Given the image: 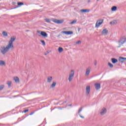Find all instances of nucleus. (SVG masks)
Returning a JSON list of instances; mask_svg holds the SVG:
<instances>
[{
  "mask_svg": "<svg viewBox=\"0 0 126 126\" xmlns=\"http://www.w3.org/2000/svg\"><path fill=\"white\" fill-rule=\"evenodd\" d=\"M14 80H15L16 83H18L19 82V78L18 77H14Z\"/></svg>",
  "mask_w": 126,
  "mask_h": 126,
  "instance_id": "6ab92c4d",
  "label": "nucleus"
},
{
  "mask_svg": "<svg viewBox=\"0 0 126 126\" xmlns=\"http://www.w3.org/2000/svg\"><path fill=\"white\" fill-rule=\"evenodd\" d=\"M62 33L63 34H65L66 35H71V34H73V32H71V31H62Z\"/></svg>",
  "mask_w": 126,
  "mask_h": 126,
  "instance_id": "6e6552de",
  "label": "nucleus"
},
{
  "mask_svg": "<svg viewBox=\"0 0 126 126\" xmlns=\"http://www.w3.org/2000/svg\"><path fill=\"white\" fill-rule=\"evenodd\" d=\"M82 111V107H81V108L79 109V110H78V115H79L80 118H81L82 119H84V116H81V115H80V112H81Z\"/></svg>",
  "mask_w": 126,
  "mask_h": 126,
  "instance_id": "4468645a",
  "label": "nucleus"
},
{
  "mask_svg": "<svg viewBox=\"0 0 126 126\" xmlns=\"http://www.w3.org/2000/svg\"><path fill=\"white\" fill-rule=\"evenodd\" d=\"M103 21H104L103 20H98L95 24L96 28H98V27H99L100 26V25H101V24L103 23Z\"/></svg>",
  "mask_w": 126,
  "mask_h": 126,
  "instance_id": "0eeeda50",
  "label": "nucleus"
},
{
  "mask_svg": "<svg viewBox=\"0 0 126 126\" xmlns=\"http://www.w3.org/2000/svg\"><path fill=\"white\" fill-rule=\"evenodd\" d=\"M126 42V36H123L119 41V44H121V45H123V44H125Z\"/></svg>",
  "mask_w": 126,
  "mask_h": 126,
  "instance_id": "423d86ee",
  "label": "nucleus"
},
{
  "mask_svg": "<svg viewBox=\"0 0 126 126\" xmlns=\"http://www.w3.org/2000/svg\"><path fill=\"white\" fill-rule=\"evenodd\" d=\"M17 7H18V6L15 7L14 8H17Z\"/></svg>",
  "mask_w": 126,
  "mask_h": 126,
  "instance_id": "ea45409f",
  "label": "nucleus"
},
{
  "mask_svg": "<svg viewBox=\"0 0 126 126\" xmlns=\"http://www.w3.org/2000/svg\"><path fill=\"white\" fill-rule=\"evenodd\" d=\"M77 22V20L75 19V20H73L72 22H71L70 23V24L71 25H73V24H75V23H76Z\"/></svg>",
  "mask_w": 126,
  "mask_h": 126,
  "instance_id": "b1692460",
  "label": "nucleus"
},
{
  "mask_svg": "<svg viewBox=\"0 0 126 126\" xmlns=\"http://www.w3.org/2000/svg\"><path fill=\"white\" fill-rule=\"evenodd\" d=\"M80 43H81V41H80V40H79V41H77V42H76V44L77 45H79V44H80Z\"/></svg>",
  "mask_w": 126,
  "mask_h": 126,
  "instance_id": "473e14b6",
  "label": "nucleus"
},
{
  "mask_svg": "<svg viewBox=\"0 0 126 126\" xmlns=\"http://www.w3.org/2000/svg\"><path fill=\"white\" fill-rule=\"evenodd\" d=\"M74 73H75V72L74 70H71L68 77V80L69 82H70V81L72 80V79L73 78V77H74Z\"/></svg>",
  "mask_w": 126,
  "mask_h": 126,
  "instance_id": "7ed1b4c3",
  "label": "nucleus"
},
{
  "mask_svg": "<svg viewBox=\"0 0 126 126\" xmlns=\"http://www.w3.org/2000/svg\"><path fill=\"white\" fill-rule=\"evenodd\" d=\"M11 48H12L11 47V46L7 45V46L5 48L4 47V49L1 51V53H2L3 55H5L6 52H8V50H9V49Z\"/></svg>",
  "mask_w": 126,
  "mask_h": 126,
  "instance_id": "f03ea898",
  "label": "nucleus"
},
{
  "mask_svg": "<svg viewBox=\"0 0 126 126\" xmlns=\"http://www.w3.org/2000/svg\"><path fill=\"white\" fill-rule=\"evenodd\" d=\"M117 6H114L112 7L111 10L112 11H116V10H117Z\"/></svg>",
  "mask_w": 126,
  "mask_h": 126,
  "instance_id": "393cba45",
  "label": "nucleus"
},
{
  "mask_svg": "<svg viewBox=\"0 0 126 126\" xmlns=\"http://www.w3.org/2000/svg\"><path fill=\"white\" fill-rule=\"evenodd\" d=\"M88 2H90V0H88Z\"/></svg>",
  "mask_w": 126,
  "mask_h": 126,
  "instance_id": "a19ab883",
  "label": "nucleus"
},
{
  "mask_svg": "<svg viewBox=\"0 0 126 126\" xmlns=\"http://www.w3.org/2000/svg\"><path fill=\"white\" fill-rule=\"evenodd\" d=\"M4 88V86H3V85L0 86V91L2 90Z\"/></svg>",
  "mask_w": 126,
  "mask_h": 126,
  "instance_id": "2f4dec72",
  "label": "nucleus"
},
{
  "mask_svg": "<svg viewBox=\"0 0 126 126\" xmlns=\"http://www.w3.org/2000/svg\"><path fill=\"white\" fill-rule=\"evenodd\" d=\"M52 80H53V77H52V76H48L47 77V82L48 83H51V82H52Z\"/></svg>",
  "mask_w": 126,
  "mask_h": 126,
  "instance_id": "ddd939ff",
  "label": "nucleus"
},
{
  "mask_svg": "<svg viewBox=\"0 0 126 126\" xmlns=\"http://www.w3.org/2000/svg\"><path fill=\"white\" fill-rule=\"evenodd\" d=\"M48 54H50V52L49 51H47V53H45L44 55H45V56H47V55H48Z\"/></svg>",
  "mask_w": 126,
  "mask_h": 126,
  "instance_id": "c9c22d12",
  "label": "nucleus"
},
{
  "mask_svg": "<svg viewBox=\"0 0 126 126\" xmlns=\"http://www.w3.org/2000/svg\"><path fill=\"white\" fill-rule=\"evenodd\" d=\"M112 63H118V60L115 58L111 59Z\"/></svg>",
  "mask_w": 126,
  "mask_h": 126,
  "instance_id": "a211bd4d",
  "label": "nucleus"
},
{
  "mask_svg": "<svg viewBox=\"0 0 126 126\" xmlns=\"http://www.w3.org/2000/svg\"><path fill=\"white\" fill-rule=\"evenodd\" d=\"M126 61V58L124 57H120L119 61L120 63H125Z\"/></svg>",
  "mask_w": 126,
  "mask_h": 126,
  "instance_id": "f8f14e48",
  "label": "nucleus"
},
{
  "mask_svg": "<svg viewBox=\"0 0 126 126\" xmlns=\"http://www.w3.org/2000/svg\"><path fill=\"white\" fill-rule=\"evenodd\" d=\"M68 106H71V104L69 105Z\"/></svg>",
  "mask_w": 126,
  "mask_h": 126,
  "instance_id": "37998d69",
  "label": "nucleus"
},
{
  "mask_svg": "<svg viewBox=\"0 0 126 126\" xmlns=\"http://www.w3.org/2000/svg\"><path fill=\"white\" fill-rule=\"evenodd\" d=\"M29 110L28 109H26V110H24L23 111V113H27V112H29Z\"/></svg>",
  "mask_w": 126,
  "mask_h": 126,
  "instance_id": "f704fd0d",
  "label": "nucleus"
},
{
  "mask_svg": "<svg viewBox=\"0 0 126 126\" xmlns=\"http://www.w3.org/2000/svg\"><path fill=\"white\" fill-rule=\"evenodd\" d=\"M45 22H46L47 23H51V21H52V19H44Z\"/></svg>",
  "mask_w": 126,
  "mask_h": 126,
  "instance_id": "4be33fe9",
  "label": "nucleus"
},
{
  "mask_svg": "<svg viewBox=\"0 0 126 126\" xmlns=\"http://www.w3.org/2000/svg\"><path fill=\"white\" fill-rule=\"evenodd\" d=\"M3 65H5V62L3 61H0V66H3Z\"/></svg>",
  "mask_w": 126,
  "mask_h": 126,
  "instance_id": "dca6fc26",
  "label": "nucleus"
},
{
  "mask_svg": "<svg viewBox=\"0 0 126 126\" xmlns=\"http://www.w3.org/2000/svg\"><path fill=\"white\" fill-rule=\"evenodd\" d=\"M33 114H34V112H32L30 114V116H32V115H33Z\"/></svg>",
  "mask_w": 126,
  "mask_h": 126,
  "instance_id": "e433bc0d",
  "label": "nucleus"
},
{
  "mask_svg": "<svg viewBox=\"0 0 126 126\" xmlns=\"http://www.w3.org/2000/svg\"><path fill=\"white\" fill-rule=\"evenodd\" d=\"M51 21H53L54 23L56 24H62V23H63V20H58L55 18H51Z\"/></svg>",
  "mask_w": 126,
  "mask_h": 126,
  "instance_id": "f257e3e1",
  "label": "nucleus"
},
{
  "mask_svg": "<svg viewBox=\"0 0 126 126\" xmlns=\"http://www.w3.org/2000/svg\"><path fill=\"white\" fill-rule=\"evenodd\" d=\"M117 23V20H113L110 23V24L111 25H116Z\"/></svg>",
  "mask_w": 126,
  "mask_h": 126,
  "instance_id": "f3484780",
  "label": "nucleus"
},
{
  "mask_svg": "<svg viewBox=\"0 0 126 126\" xmlns=\"http://www.w3.org/2000/svg\"><path fill=\"white\" fill-rule=\"evenodd\" d=\"M63 51V47H59L58 52L59 53H62Z\"/></svg>",
  "mask_w": 126,
  "mask_h": 126,
  "instance_id": "a878e982",
  "label": "nucleus"
},
{
  "mask_svg": "<svg viewBox=\"0 0 126 126\" xmlns=\"http://www.w3.org/2000/svg\"><path fill=\"white\" fill-rule=\"evenodd\" d=\"M56 85H57V83H56V82H53L52 84L51 85V88H54L56 87Z\"/></svg>",
  "mask_w": 126,
  "mask_h": 126,
  "instance_id": "412c9836",
  "label": "nucleus"
},
{
  "mask_svg": "<svg viewBox=\"0 0 126 126\" xmlns=\"http://www.w3.org/2000/svg\"><path fill=\"white\" fill-rule=\"evenodd\" d=\"M86 94L89 95V93H90V86H87L86 87Z\"/></svg>",
  "mask_w": 126,
  "mask_h": 126,
  "instance_id": "9b49d317",
  "label": "nucleus"
},
{
  "mask_svg": "<svg viewBox=\"0 0 126 126\" xmlns=\"http://www.w3.org/2000/svg\"><path fill=\"white\" fill-rule=\"evenodd\" d=\"M15 39H16L15 37H11L9 41V43L8 45L12 48H13V44L12 43H13L14 41H15Z\"/></svg>",
  "mask_w": 126,
  "mask_h": 126,
  "instance_id": "39448f33",
  "label": "nucleus"
},
{
  "mask_svg": "<svg viewBox=\"0 0 126 126\" xmlns=\"http://www.w3.org/2000/svg\"><path fill=\"white\" fill-rule=\"evenodd\" d=\"M108 65L109 66H110V67H114V65H113V64H112V63H108Z\"/></svg>",
  "mask_w": 126,
  "mask_h": 126,
  "instance_id": "7c9ffc66",
  "label": "nucleus"
},
{
  "mask_svg": "<svg viewBox=\"0 0 126 126\" xmlns=\"http://www.w3.org/2000/svg\"><path fill=\"white\" fill-rule=\"evenodd\" d=\"M97 0V1H99V0Z\"/></svg>",
  "mask_w": 126,
  "mask_h": 126,
  "instance_id": "c03bdc74",
  "label": "nucleus"
},
{
  "mask_svg": "<svg viewBox=\"0 0 126 126\" xmlns=\"http://www.w3.org/2000/svg\"><path fill=\"white\" fill-rule=\"evenodd\" d=\"M94 87L96 90H99L101 88V84L100 83H95L94 84Z\"/></svg>",
  "mask_w": 126,
  "mask_h": 126,
  "instance_id": "9d476101",
  "label": "nucleus"
},
{
  "mask_svg": "<svg viewBox=\"0 0 126 126\" xmlns=\"http://www.w3.org/2000/svg\"><path fill=\"white\" fill-rule=\"evenodd\" d=\"M90 11V10L89 9H81L80 10L81 12H89Z\"/></svg>",
  "mask_w": 126,
  "mask_h": 126,
  "instance_id": "aec40b11",
  "label": "nucleus"
},
{
  "mask_svg": "<svg viewBox=\"0 0 126 126\" xmlns=\"http://www.w3.org/2000/svg\"><path fill=\"white\" fill-rule=\"evenodd\" d=\"M90 73V68L89 67V68H87V69L86 70L85 75L86 76L89 75Z\"/></svg>",
  "mask_w": 126,
  "mask_h": 126,
  "instance_id": "2eb2a0df",
  "label": "nucleus"
},
{
  "mask_svg": "<svg viewBox=\"0 0 126 126\" xmlns=\"http://www.w3.org/2000/svg\"><path fill=\"white\" fill-rule=\"evenodd\" d=\"M64 103H66V101H64Z\"/></svg>",
  "mask_w": 126,
  "mask_h": 126,
  "instance_id": "79ce46f5",
  "label": "nucleus"
},
{
  "mask_svg": "<svg viewBox=\"0 0 126 126\" xmlns=\"http://www.w3.org/2000/svg\"><path fill=\"white\" fill-rule=\"evenodd\" d=\"M94 65H97V61L95 60L94 62Z\"/></svg>",
  "mask_w": 126,
  "mask_h": 126,
  "instance_id": "72a5a7b5",
  "label": "nucleus"
},
{
  "mask_svg": "<svg viewBox=\"0 0 126 126\" xmlns=\"http://www.w3.org/2000/svg\"><path fill=\"white\" fill-rule=\"evenodd\" d=\"M2 34L3 36H4L5 37L7 36V32H2Z\"/></svg>",
  "mask_w": 126,
  "mask_h": 126,
  "instance_id": "cd10ccee",
  "label": "nucleus"
},
{
  "mask_svg": "<svg viewBox=\"0 0 126 126\" xmlns=\"http://www.w3.org/2000/svg\"><path fill=\"white\" fill-rule=\"evenodd\" d=\"M17 4L18 6H21V5H24V3H23V2H18Z\"/></svg>",
  "mask_w": 126,
  "mask_h": 126,
  "instance_id": "bb28decb",
  "label": "nucleus"
},
{
  "mask_svg": "<svg viewBox=\"0 0 126 126\" xmlns=\"http://www.w3.org/2000/svg\"><path fill=\"white\" fill-rule=\"evenodd\" d=\"M102 34H108V30L106 29L103 30Z\"/></svg>",
  "mask_w": 126,
  "mask_h": 126,
  "instance_id": "5701e85b",
  "label": "nucleus"
},
{
  "mask_svg": "<svg viewBox=\"0 0 126 126\" xmlns=\"http://www.w3.org/2000/svg\"><path fill=\"white\" fill-rule=\"evenodd\" d=\"M7 85H8V87L9 88L11 87V82H10V81H8V82H7Z\"/></svg>",
  "mask_w": 126,
  "mask_h": 126,
  "instance_id": "c85d7f7f",
  "label": "nucleus"
},
{
  "mask_svg": "<svg viewBox=\"0 0 126 126\" xmlns=\"http://www.w3.org/2000/svg\"><path fill=\"white\" fill-rule=\"evenodd\" d=\"M15 3H16V2H12V4L13 5H14V4H15Z\"/></svg>",
  "mask_w": 126,
  "mask_h": 126,
  "instance_id": "4c0bfd02",
  "label": "nucleus"
},
{
  "mask_svg": "<svg viewBox=\"0 0 126 126\" xmlns=\"http://www.w3.org/2000/svg\"><path fill=\"white\" fill-rule=\"evenodd\" d=\"M80 29H80V28H78V32H79V31H80Z\"/></svg>",
  "mask_w": 126,
  "mask_h": 126,
  "instance_id": "58836bf2",
  "label": "nucleus"
},
{
  "mask_svg": "<svg viewBox=\"0 0 126 126\" xmlns=\"http://www.w3.org/2000/svg\"><path fill=\"white\" fill-rule=\"evenodd\" d=\"M40 42L42 43L43 46H46V42L44 40H40Z\"/></svg>",
  "mask_w": 126,
  "mask_h": 126,
  "instance_id": "c756f323",
  "label": "nucleus"
},
{
  "mask_svg": "<svg viewBox=\"0 0 126 126\" xmlns=\"http://www.w3.org/2000/svg\"><path fill=\"white\" fill-rule=\"evenodd\" d=\"M106 113H107V109H106L105 108H103L101 109V111L100 112V114L101 116H104V115H105V114H106Z\"/></svg>",
  "mask_w": 126,
  "mask_h": 126,
  "instance_id": "1a4fd4ad",
  "label": "nucleus"
},
{
  "mask_svg": "<svg viewBox=\"0 0 126 126\" xmlns=\"http://www.w3.org/2000/svg\"><path fill=\"white\" fill-rule=\"evenodd\" d=\"M36 33H38L39 34H40V35L41 36H42V37H45L46 38H47L48 37V33H47L45 32H43V31H37L36 32Z\"/></svg>",
  "mask_w": 126,
  "mask_h": 126,
  "instance_id": "20e7f679",
  "label": "nucleus"
}]
</instances>
